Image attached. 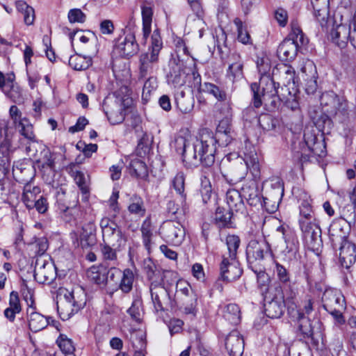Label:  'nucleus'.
Masks as SVG:
<instances>
[{
  "instance_id": "nucleus-36",
  "label": "nucleus",
  "mask_w": 356,
  "mask_h": 356,
  "mask_svg": "<svg viewBox=\"0 0 356 356\" xmlns=\"http://www.w3.org/2000/svg\"><path fill=\"white\" fill-rule=\"evenodd\" d=\"M50 316H45L35 311H31L28 314V323L29 329L33 332H39L50 323Z\"/></svg>"
},
{
  "instance_id": "nucleus-27",
  "label": "nucleus",
  "mask_w": 356,
  "mask_h": 356,
  "mask_svg": "<svg viewBox=\"0 0 356 356\" xmlns=\"http://www.w3.org/2000/svg\"><path fill=\"white\" fill-rule=\"evenodd\" d=\"M129 340L134 350V356H145L146 350V334L140 330H132L130 331Z\"/></svg>"
},
{
  "instance_id": "nucleus-22",
  "label": "nucleus",
  "mask_w": 356,
  "mask_h": 356,
  "mask_svg": "<svg viewBox=\"0 0 356 356\" xmlns=\"http://www.w3.org/2000/svg\"><path fill=\"white\" fill-rule=\"evenodd\" d=\"M277 73L280 83L282 84L281 88H289L290 90L292 88H296L297 77L293 67L286 64L279 65L275 70H273V76H275Z\"/></svg>"
},
{
  "instance_id": "nucleus-6",
  "label": "nucleus",
  "mask_w": 356,
  "mask_h": 356,
  "mask_svg": "<svg viewBox=\"0 0 356 356\" xmlns=\"http://www.w3.org/2000/svg\"><path fill=\"white\" fill-rule=\"evenodd\" d=\"M33 152H26L32 157L35 165L41 172L43 179L46 181H51L54 177L56 170V160L58 154L52 152L47 147L42 144H37L33 148Z\"/></svg>"
},
{
  "instance_id": "nucleus-61",
  "label": "nucleus",
  "mask_w": 356,
  "mask_h": 356,
  "mask_svg": "<svg viewBox=\"0 0 356 356\" xmlns=\"http://www.w3.org/2000/svg\"><path fill=\"white\" fill-rule=\"evenodd\" d=\"M322 8L321 6L313 7L314 9V15L316 20L319 22L321 26L324 28H328L330 25H334L332 19L329 17L327 6H326V15L323 16L322 15V11H320Z\"/></svg>"
},
{
  "instance_id": "nucleus-12",
  "label": "nucleus",
  "mask_w": 356,
  "mask_h": 356,
  "mask_svg": "<svg viewBox=\"0 0 356 356\" xmlns=\"http://www.w3.org/2000/svg\"><path fill=\"white\" fill-rule=\"evenodd\" d=\"M248 170L252 174L254 181L259 179V159L257 152L254 150H251L248 153H245L244 157L240 159L238 169L236 172V180L241 181L245 179Z\"/></svg>"
},
{
  "instance_id": "nucleus-45",
  "label": "nucleus",
  "mask_w": 356,
  "mask_h": 356,
  "mask_svg": "<svg viewBox=\"0 0 356 356\" xmlns=\"http://www.w3.org/2000/svg\"><path fill=\"white\" fill-rule=\"evenodd\" d=\"M226 202L229 209L232 211H241L244 209V203L241 193L236 189H229L226 193Z\"/></svg>"
},
{
  "instance_id": "nucleus-38",
  "label": "nucleus",
  "mask_w": 356,
  "mask_h": 356,
  "mask_svg": "<svg viewBox=\"0 0 356 356\" xmlns=\"http://www.w3.org/2000/svg\"><path fill=\"white\" fill-rule=\"evenodd\" d=\"M175 101L177 108L182 113H189L194 108L195 100L193 95H186L183 90L178 91L175 93Z\"/></svg>"
},
{
  "instance_id": "nucleus-56",
  "label": "nucleus",
  "mask_w": 356,
  "mask_h": 356,
  "mask_svg": "<svg viewBox=\"0 0 356 356\" xmlns=\"http://www.w3.org/2000/svg\"><path fill=\"white\" fill-rule=\"evenodd\" d=\"M56 343L61 351L69 356H74L75 350L72 341L65 334H60L56 340Z\"/></svg>"
},
{
  "instance_id": "nucleus-18",
  "label": "nucleus",
  "mask_w": 356,
  "mask_h": 356,
  "mask_svg": "<svg viewBox=\"0 0 356 356\" xmlns=\"http://www.w3.org/2000/svg\"><path fill=\"white\" fill-rule=\"evenodd\" d=\"M270 300L265 304V313L270 318H277L284 314V305L283 296L282 293V287L275 288L273 292L270 293Z\"/></svg>"
},
{
  "instance_id": "nucleus-59",
  "label": "nucleus",
  "mask_w": 356,
  "mask_h": 356,
  "mask_svg": "<svg viewBox=\"0 0 356 356\" xmlns=\"http://www.w3.org/2000/svg\"><path fill=\"white\" fill-rule=\"evenodd\" d=\"M354 118L342 117H337V118L343 123V134L345 137L348 138L353 136L356 133V124L354 122Z\"/></svg>"
},
{
  "instance_id": "nucleus-24",
  "label": "nucleus",
  "mask_w": 356,
  "mask_h": 356,
  "mask_svg": "<svg viewBox=\"0 0 356 356\" xmlns=\"http://www.w3.org/2000/svg\"><path fill=\"white\" fill-rule=\"evenodd\" d=\"M225 347L229 356H241L244 350V341L237 330H233L227 337Z\"/></svg>"
},
{
  "instance_id": "nucleus-3",
  "label": "nucleus",
  "mask_w": 356,
  "mask_h": 356,
  "mask_svg": "<svg viewBox=\"0 0 356 356\" xmlns=\"http://www.w3.org/2000/svg\"><path fill=\"white\" fill-rule=\"evenodd\" d=\"M188 66L179 58H172L170 60L169 70L166 74V81L168 85L175 88L181 87L185 84L193 90H200L201 88V76L195 70V64Z\"/></svg>"
},
{
  "instance_id": "nucleus-33",
  "label": "nucleus",
  "mask_w": 356,
  "mask_h": 356,
  "mask_svg": "<svg viewBox=\"0 0 356 356\" xmlns=\"http://www.w3.org/2000/svg\"><path fill=\"white\" fill-rule=\"evenodd\" d=\"M13 175L17 181L27 183L33 178L32 169L28 163L17 161L13 163Z\"/></svg>"
},
{
  "instance_id": "nucleus-35",
  "label": "nucleus",
  "mask_w": 356,
  "mask_h": 356,
  "mask_svg": "<svg viewBox=\"0 0 356 356\" xmlns=\"http://www.w3.org/2000/svg\"><path fill=\"white\" fill-rule=\"evenodd\" d=\"M313 250H318L322 243L321 229L318 222L308 225L307 230H301Z\"/></svg>"
},
{
  "instance_id": "nucleus-48",
  "label": "nucleus",
  "mask_w": 356,
  "mask_h": 356,
  "mask_svg": "<svg viewBox=\"0 0 356 356\" xmlns=\"http://www.w3.org/2000/svg\"><path fill=\"white\" fill-rule=\"evenodd\" d=\"M171 187L179 196L181 202H184L186 199V193H185V175L184 172H179L176 174L171 181Z\"/></svg>"
},
{
  "instance_id": "nucleus-8",
  "label": "nucleus",
  "mask_w": 356,
  "mask_h": 356,
  "mask_svg": "<svg viewBox=\"0 0 356 356\" xmlns=\"http://www.w3.org/2000/svg\"><path fill=\"white\" fill-rule=\"evenodd\" d=\"M103 242L107 243L115 249H122L127 241V235L117 223L109 218H102L99 222Z\"/></svg>"
},
{
  "instance_id": "nucleus-16",
  "label": "nucleus",
  "mask_w": 356,
  "mask_h": 356,
  "mask_svg": "<svg viewBox=\"0 0 356 356\" xmlns=\"http://www.w3.org/2000/svg\"><path fill=\"white\" fill-rule=\"evenodd\" d=\"M282 293L284 305L287 307L291 318L296 321L308 322L305 318V314L300 309H297V290L291 285H288L282 289Z\"/></svg>"
},
{
  "instance_id": "nucleus-51",
  "label": "nucleus",
  "mask_w": 356,
  "mask_h": 356,
  "mask_svg": "<svg viewBox=\"0 0 356 356\" xmlns=\"http://www.w3.org/2000/svg\"><path fill=\"white\" fill-rule=\"evenodd\" d=\"M129 212L140 218L145 215L146 209L143 199L138 196L131 198V202L128 207Z\"/></svg>"
},
{
  "instance_id": "nucleus-17",
  "label": "nucleus",
  "mask_w": 356,
  "mask_h": 356,
  "mask_svg": "<svg viewBox=\"0 0 356 356\" xmlns=\"http://www.w3.org/2000/svg\"><path fill=\"white\" fill-rule=\"evenodd\" d=\"M250 88L253 96L252 103L255 108H259L261 105H264L266 110L273 111L278 108L281 102H282L281 91L277 95L261 97L260 96V87L257 86V83H252Z\"/></svg>"
},
{
  "instance_id": "nucleus-1",
  "label": "nucleus",
  "mask_w": 356,
  "mask_h": 356,
  "mask_svg": "<svg viewBox=\"0 0 356 356\" xmlns=\"http://www.w3.org/2000/svg\"><path fill=\"white\" fill-rule=\"evenodd\" d=\"M231 141L230 128L227 122L221 121L215 136L210 133L202 134L200 138L179 136L175 140V149L181 154L186 168H192L200 164L211 167L215 161L216 144L227 146Z\"/></svg>"
},
{
  "instance_id": "nucleus-57",
  "label": "nucleus",
  "mask_w": 356,
  "mask_h": 356,
  "mask_svg": "<svg viewBox=\"0 0 356 356\" xmlns=\"http://www.w3.org/2000/svg\"><path fill=\"white\" fill-rule=\"evenodd\" d=\"M300 72L303 80L309 78H318L316 65L314 62L307 59L303 60L300 65Z\"/></svg>"
},
{
  "instance_id": "nucleus-10",
  "label": "nucleus",
  "mask_w": 356,
  "mask_h": 356,
  "mask_svg": "<svg viewBox=\"0 0 356 356\" xmlns=\"http://www.w3.org/2000/svg\"><path fill=\"white\" fill-rule=\"evenodd\" d=\"M322 301L324 309L332 314L339 323L344 321L342 312L345 309L346 302L342 293L337 290H326L323 296Z\"/></svg>"
},
{
  "instance_id": "nucleus-49",
  "label": "nucleus",
  "mask_w": 356,
  "mask_h": 356,
  "mask_svg": "<svg viewBox=\"0 0 356 356\" xmlns=\"http://www.w3.org/2000/svg\"><path fill=\"white\" fill-rule=\"evenodd\" d=\"M134 274L130 268H125L122 273V277L116 289H120L123 293H129L133 287Z\"/></svg>"
},
{
  "instance_id": "nucleus-42",
  "label": "nucleus",
  "mask_w": 356,
  "mask_h": 356,
  "mask_svg": "<svg viewBox=\"0 0 356 356\" xmlns=\"http://www.w3.org/2000/svg\"><path fill=\"white\" fill-rule=\"evenodd\" d=\"M297 89L292 88H281V98L284 105L289 109L296 111L299 110L300 104L298 100Z\"/></svg>"
},
{
  "instance_id": "nucleus-15",
  "label": "nucleus",
  "mask_w": 356,
  "mask_h": 356,
  "mask_svg": "<svg viewBox=\"0 0 356 356\" xmlns=\"http://www.w3.org/2000/svg\"><path fill=\"white\" fill-rule=\"evenodd\" d=\"M115 51L122 57H130L135 55L139 50L136 40L135 33L129 31L120 36L115 44Z\"/></svg>"
},
{
  "instance_id": "nucleus-62",
  "label": "nucleus",
  "mask_w": 356,
  "mask_h": 356,
  "mask_svg": "<svg viewBox=\"0 0 356 356\" xmlns=\"http://www.w3.org/2000/svg\"><path fill=\"white\" fill-rule=\"evenodd\" d=\"M129 168L131 175L140 177L146 172L145 163L138 159H132L129 164Z\"/></svg>"
},
{
  "instance_id": "nucleus-2",
  "label": "nucleus",
  "mask_w": 356,
  "mask_h": 356,
  "mask_svg": "<svg viewBox=\"0 0 356 356\" xmlns=\"http://www.w3.org/2000/svg\"><path fill=\"white\" fill-rule=\"evenodd\" d=\"M15 127L22 137L19 138L17 145L13 143L14 131L9 122L5 119L0 120V159L3 164L10 161V153L16 149L25 147L26 152H33V148L38 144L36 143L33 124L27 118Z\"/></svg>"
},
{
  "instance_id": "nucleus-34",
  "label": "nucleus",
  "mask_w": 356,
  "mask_h": 356,
  "mask_svg": "<svg viewBox=\"0 0 356 356\" xmlns=\"http://www.w3.org/2000/svg\"><path fill=\"white\" fill-rule=\"evenodd\" d=\"M318 222L314 216L310 204L303 201L300 205L299 225L301 230H307L308 225Z\"/></svg>"
},
{
  "instance_id": "nucleus-44",
  "label": "nucleus",
  "mask_w": 356,
  "mask_h": 356,
  "mask_svg": "<svg viewBox=\"0 0 356 356\" xmlns=\"http://www.w3.org/2000/svg\"><path fill=\"white\" fill-rule=\"evenodd\" d=\"M106 266L104 265L92 266L87 270V277L95 284L100 286H106Z\"/></svg>"
},
{
  "instance_id": "nucleus-28",
  "label": "nucleus",
  "mask_w": 356,
  "mask_h": 356,
  "mask_svg": "<svg viewBox=\"0 0 356 356\" xmlns=\"http://www.w3.org/2000/svg\"><path fill=\"white\" fill-rule=\"evenodd\" d=\"M67 300V306L72 307L70 312L65 314L64 318H68L70 314L77 312L81 308H83L86 304V298L84 291L79 289L76 291H73L65 296Z\"/></svg>"
},
{
  "instance_id": "nucleus-43",
  "label": "nucleus",
  "mask_w": 356,
  "mask_h": 356,
  "mask_svg": "<svg viewBox=\"0 0 356 356\" xmlns=\"http://www.w3.org/2000/svg\"><path fill=\"white\" fill-rule=\"evenodd\" d=\"M41 192L40 188L33 186L31 183H25L23 193L22 201L28 209L33 208V202L36 200L37 195Z\"/></svg>"
},
{
  "instance_id": "nucleus-63",
  "label": "nucleus",
  "mask_w": 356,
  "mask_h": 356,
  "mask_svg": "<svg viewBox=\"0 0 356 356\" xmlns=\"http://www.w3.org/2000/svg\"><path fill=\"white\" fill-rule=\"evenodd\" d=\"M118 250H120V249H115L107 243L103 242V244L101 245V252L105 261H116V251Z\"/></svg>"
},
{
  "instance_id": "nucleus-37",
  "label": "nucleus",
  "mask_w": 356,
  "mask_h": 356,
  "mask_svg": "<svg viewBox=\"0 0 356 356\" xmlns=\"http://www.w3.org/2000/svg\"><path fill=\"white\" fill-rule=\"evenodd\" d=\"M284 242L286 248L284 251L289 259H296L299 251L300 243L297 235L293 231L284 232Z\"/></svg>"
},
{
  "instance_id": "nucleus-52",
  "label": "nucleus",
  "mask_w": 356,
  "mask_h": 356,
  "mask_svg": "<svg viewBox=\"0 0 356 356\" xmlns=\"http://www.w3.org/2000/svg\"><path fill=\"white\" fill-rule=\"evenodd\" d=\"M142 233L143 243L146 250L149 252L152 246V229L151 221L149 218L145 219L140 229Z\"/></svg>"
},
{
  "instance_id": "nucleus-26",
  "label": "nucleus",
  "mask_w": 356,
  "mask_h": 356,
  "mask_svg": "<svg viewBox=\"0 0 356 356\" xmlns=\"http://www.w3.org/2000/svg\"><path fill=\"white\" fill-rule=\"evenodd\" d=\"M140 9L143 19V38L145 43L152 31L153 5L145 1L140 5Z\"/></svg>"
},
{
  "instance_id": "nucleus-39",
  "label": "nucleus",
  "mask_w": 356,
  "mask_h": 356,
  "mask_svg": "<svg viewBox=\"0 0 356 356\" xmlns=\"http://www.w3.org/2000/svg\"><path fill=\"white\" fill-rule=\"evenodd\" d=\"M284 195V189L279 186L277 189H273L268 196L264 197V207L269 213L275 212L281 202Z\"/></svg>"
},
{
  "instance_id": "nucleus-50",
  "label": "nucleus",
  "mask_w": 356,
  "mask_h": 356,
  "mask_svg": "<svg viewBox=\"0 0 356 356\" xmlns=\"http://www.w3.org/2000/svg\"><path fill=\"white\" fill-rule=\"evenodd\" d=\"M223 316L231 324L236 325L241 321L239 307L233 303L228 304L224 309Z\"/></svg>"
},
{
  "instance_id": "nucleus-11",
  "label": "nucleus",
  "mask_w": 356,
  "mask_h": 356,
  "mask_svg": "<svg viewBox=\"0 0 356 356\" xmlns=\"http://www.w3.org/2000/svg\"><path fill=\"white\" fill-rule=\"evenodd\" d=\"M131 102L132 99L129 97L124 99L122 102L120 103L118 100L107 97L103 102L102 108L108 121L112 124H117L124 120L125 113L123 107L128 108Z\"/></svg>"
},
{
  "instance_id": "nucleus-47",
  "label": "nucleus",
  "mask_w": 356,
  "mask_h": 356,
  "mask_svg": "<svg viewBox=\"0 0 356 356\" xmlns=\"http://www.w3.org/2000/svg\"><path fill=\"white\" fill-rule=\"evenodd\" d=\"M92 60L90 56L74 54L70 56L69 65L74 70H85L92 65Z\"/></svg>"
},
{
  "instance_id": "nucleus-29",
  "label": "nucleus",
  "mask_w": 356,
  "mask_h": 356,
  "mask_svg": "<svg viewBox=\"0 0 356 356\" xmlns=\"http://www.w3.org/2000/svg\"><path fill=\"white\" fill-rule=\"evenodd\" d=\"M150 293L155 311H163V304L168 299V291L161 285L152 284Z\"/></svg>"
},
{
  "instance_id": "nucleus-53",
  "label": "nucleus",
  "mask_w": 356,
  "mask_h": 356,
  "mask_svg": "<svg viewBox=\"0 0 356 356\" xmlns=\"http://www.w3.org/2000/svg\"><path fill=\"white\" fill-rule=\"evenodd\" d=\"M258 122L259 126L264 131L275 130L276 127L280 124L279 120L270 114L260 115L258 119Z\"/></svg>"
},
{
  "instance_id": "nucleus-7",
  "label": "nucleus",
  "mask_w": 356,
  "mask_h": 356,
  "mask_svg": "<svg viewBox=\"0 0 356 356\" xmlns=\"http://www.w3.org/2000/svg\"><path fill=\"white\" fill-rule=\"evenodd\" d=\"M320 103L324 112L336 118L341 115L351 118L355 117L354 105H350L346 99L339 97L333 92L323 93L320 97Z\"/></svg>"
},
{
  "instance_id": "nucleus-21",
  "label": "nucleus",
  "mask_w": 356,
  "mask_h": 356,
  "mask_svg": "<svg viewBox=\"0 0 356 356\" xmlns=\"http://www.w3.org/2000/svg\"><path fill=\"white\" fill-rule=\"evenodd\" d=\"M333 28L330 32L332 40L336 43L340 48H344L348 41L351 43L352 38V24H340L332 25Z\"/></svg>"
},
{
  "instance_id": "nucleus-58",
  "label": "nucleus",
  "mask_w": 356,
  "mask_h": 356,
  "mask_svg": "<svg viewBox=\"0 0 356 356\" xmlns=\"http://www.w3.org/2000/svg\"><path fill=\"white\" fill-rule=\"evenodd\" d=\"M95 231V225L92 222H89L82 227V231L80 233V241L82 247H86L90 245V241Z\"/></svg>"
},
{
  "instance_id": "nucleus-25",
  "label": "nucleus",
  "mask_w": 356,
  "mask_h": 356,
  "mask_svg": "<svg viewBox=\"0 0 356 356\" xmlns=\"http://www.w3.org/2000/svg\"><path fill=\"white\" fill-rule=\"evenodd\" d=\"M339 250L340 264L343 268L348 269L356 261V245L350 241H345Z\"/></svg>"
},
{
  "instance_id": "nucleus-19",
  "label": "nucleus",
  "mask_w": 356,
  "mask_h": 356,
  "mask_svg": "<svg viewBox=\"0 0 356 356\" xmlns=\"http://www.w3.org/2000/svg\"><path fill=\"white\" fill-rule=\"evenodd\" d=\"M227 79L235 84L244 79L243 60L239 54L234 52L228 57Z\"/></svg>"
},
{
  "instance_id": "nucleus-40",
  "label": "nucleus",
  "mask_w": 356,
  "mask_h": 356,
  "mask_svg": "<svg viewBox=\"0 0 356 356\" xmlns=\"http://www.w3.org/2000/svg\"><path fill=\"white\" fill-rule=\"evenodd\" d=\"M280 84V83H276L270 76H260L259 83H257L260 87V96L264 97L277 95L280 92L278 90Z\"/></svg>"
},
{
  "instance_id": "nucleus-31",
  "label": "nucleus",
  "mask_w": 356,
  "mask_h": 356,
  "mask_svg": "<svg viewBox=\"0 0 356 356\" xmlns=\"http://www.w3.org/2000/svg\"><path fill=\"white\" fill-rule=\"evenodd\" d=\"M159 56L150 52L141 54L139 57V70L141 77H145L153 72L157 63Z\"/></svg>"
},
{
  "instance_id": "nucleus-5",
  "label": "nucleus",
  "mask_w": 356,
  "mask_h": 356,
  "mask_svg": "<svg viewBox=\"0 0 356 356\" xmlns=\"http://www.w3.org/2000/svg\"><path fill=\"white\" fill-rule=\"evenodd\" d=\"M291 32L279 45L277 51L278 58L284 62H291L297 56L300 46L307 43L308 40L304 35L296 21L291 22Z\"/></svg>"
},
{
  "instance_id": "nucleus-23",
  "label": "nucleus",
  "mask_w": 356,
  "mask_h": 356,
  "mask_svg": "<svg viewBox=\"0 0 356 356\" xmlns=\"http://www.w3.org/2000/svg\"><path fill=\"white\" fill-rule=\"evenodd\" d=\"M349 227L344 219L334 220L330 225L328 232L330 240L333 243L348 241L346 238L348 234Z\"/></svg>"
},
{
  "instance_id": "nucleus-60",
  "label": "nucleus",
  "mask_w": 356,
  "mask_h": 356,
  "mask_svg": "<svg viewBox=\"0 0 356 356\" xmlns=\"http://www.w3.org/2000/svg\"><path fill=\"white\" fill-rule=\"evenodd\" d=\"M73 177L81 192L84 195H87L89 193V182L84 173L81 171L76 170L73 172Z\"/></svg>"
},
{
  "instance_id": "nucleus-20",
  "label": "nucleus",
  "mask_w": 356,
  "mask_h": 356,
  "mask_svg": "<svg viewBox=\"0 0 356 356\" xmlns=\"http://www.w3.org/2000/svg\"><path fill=\"white\" fill-rule=\"evenodd\" d=\"M220 271L221 278L227 282L234 281L242 275V270L238 267L236 259L231 261L225 254L222 256Z\"/></svg>"
},
{
  "instance_id": "nucleus-46",
  "label": "nucleus",
  "mask_w": 356,
  "mask_h": 356,
  "mask_svg": "<svg viewBox=\"0 0 356 356\" xmlns=\"http://www.w3.org/2000/svg\"><path fill=\"white\" fill-rule=\"evenodd\" d=\"M233 211L218 207L215 214V222L219 228H230L233 227L232 217Z\"/></svg>"
},
{
  "instance_id": "nucleus-55",
  "label": "nucleus",
  "mask_w": 356,
  "mask_h": 356,
  "mask_svg": "<svg viewBox=\"0 0 356 356\" xmlns=\"http://www.w3.org/2000/svg\"><path fill=\"white\" fill-rule=\"evenodd\" d=\"M122 271L116 267H111L110 268H106V285H111L113 289L116 290L117 286L122 277Z\"/></svg>"
},
{
  "instance_id": "nucleus-13",
  "label": "nucleus",
  "mask_w": 356,
  "mask_h": 356,
  "mask_svg": "<svg viewBox=\"0 0 356 356\" xmlns=\"http://www.w3.org/2000/svg\"><path fill=\"white\" fill-rule=\"evenodd\" d=\"M160 234L167 243L179 245L184 241L185 229L179 222L168 220L161 226Z\"/></svg>"
},
{
  "instance_id": "nucleus-4",
  "label": "nucleus",
  "mask_w": 356,
  "mask_h": 356,
  "mask_svg": "<svg viewBox=\"0 0 356 356\" xmlns=\"http://www.w3.org/2000/svg\"><path fill=\"white\" fill-rule=\"evenodd\" d=\"M292 149L294 158L303 165L309 161L311 155L323 157L325 155V145L323 141L318 140L314 130L307 127L304 130L302 140H293Z\"/></svg>"
},
{
  "instance_id": "nucleus-30",
  "label": "nucleus",
  "mask_w": 356,
  "mask_h": 356,
  "mask_svg": "<svg viewBox=\"0 0 356 356\" xmlns=\"http://www.w3.org/2000/svg\"><path fill=\"white\" fill-rule=\"evenodd\" d=\"M15 78L14 74H8L7 84L2 92L13 102L21 103L24 99L22 96V90L15 81Z\"/></svg>"
},
{
  "instance_id": "nucleus-64",
  "label": "nucleus",
  "mask_w": 356,
  "mask_h": 356,
  "mask_svg": "<svg viewBox=\"0 0 356 356\" xmlns=\"http://www.w3.org/2000/svg\"><path fill=\"white\" fill-rule=\"evenodd\" d=\"M273 16L275 20L280 27L284 28L287 25L289 21V14L286 9L282 7L276 8L273 12Z\"/></svg>"
},
{
  "instance_id": "nucleus-32",
  "label": "nucleus",
  "mask_w": 356,
  "mask_h": 356,
  "mask_svg": "<svg viewBox=\"0 0 356 356\" xmlns=\"http://www.w3.org/2000/svg\"><path fill=\"white\" fill-rule=\"evenodd\" d=\"M199 92H207L213 95L218 101L224 102L227 106V112L229 113L230 108L229 98L225 91L220 88L218 86L211 83H204L203 86L201 85L200 90H196Z\"/></svg>"
},
{
  "instance_id": "nucleus-41",
  "label": "nucleus",
  "mask_w": 356,
  "mask_h": 356,
  "mask_svg": "<svg viewBox=\"0 0 356 356\" xmlns=\"http://www.w3.org/2000/svg\"><path fill=\"white\" fill-rule=\"evenodd\" d=\"M303 314H305V318L308 321V322H301L297 321L299 323V330L301 332L304 338L309 339L313 336V329L312 327L310 321L306 316L307 315L310 314V313L313 311V302L311 299H309L305 302V305L303 306V309H299Z\"/></svg>"
},
{
  "instance_id": "nucleus-54",
  "label": "nucleus",
  "mask_w": 356,
  "mask_h": 356,
  "mask_svg": "<svg viewBox=\"0 0 356 356\" xmlns=\"http://www.w3.org/2000/svg\"><path fill=\"white\" fill-rule=\"evenodd\" d=\"M226 245L228 250V257L231 261L235 260L236 258L237 250L239 248L241 240L237 235H228L225 239Z\"/></svg>"
},
{
  "instance_id": "nucleus-14",
  "label": "nucleus",
  "mask_w": 356,
  "mask_h": 356,
  "mask_svg": "<svg viewBox=\"0 0 356 356\" xmlns=\"http://www.w3.org/2000/svg\"><path fill=\"white\" fill-rule=\"evenodd\" d=\"M56 270L54 264L43 257H38L34 270L35 280L44 284H50L56 278Z\"/></svg>"
},
{
  "instance_id": "nucleus-9",
  "label": "nucleus",
  "mask_w": 356,
  "mask_h": 356,
  "mask_svg": "<svg viewBox=\"0 0 356 356\" xmlns=\"http://www.w3.org/2000/svg\"><path fill=\"white\" fill-rule=\"evenodd\" d=\"M247 261L250 267L262 265V261L271 256V248L268 242L263 238L251 239L245 250Z\"/></svg>"
}]
</instances>
